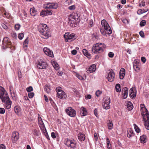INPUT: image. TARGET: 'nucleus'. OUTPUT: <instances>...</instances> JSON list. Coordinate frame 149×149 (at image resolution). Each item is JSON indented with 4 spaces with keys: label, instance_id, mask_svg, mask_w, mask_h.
I'll return each mask as SVG.
<instances>
[{
    "label": "nucleus",
    "instance_id": "1",
    "mask_svg": "<svg viewBox=\"0 0 149 149\" xmlns=\"http://www.w3.org/2000/svg\"><path fill=\"white\" fill-rule=\"evenodd\" d=\"M0 98L2 102L5 104L6 108L9 109L11 107L12 102L10 101L8 94L4 88L0 86Z\"/></svg>",
    "mask_w": 149,
    "mask_h": 149
},
{
    "label": "nucleus",
    "instance_id": "2",
    "mask_svg": "<svg viewBox=\"0 0 149 149\" xmlns=\"http://www.w3.org/2000/svg\"><path fill=\"white\" fill-rule=\"evenodd\" d=\"M39 31L42 35L43 36L44 38H47L50 36V33L48 30L47 26L44 24L40 25Z\"/></svg>",
    "mask_w": 149,
    "mask_h": 149
},
{
    "label": "nucleus",
    "instance_id": "3",
    "mask_svg": "<svg viewBox=\"0 0 149 149\" xmlns=\"http://www.w3.org/2000/svg\"><path fill=\"white\" fill-rule=\"evenodd\" d=\"M140 106L141 109L144 108L145 110L146 113L144 114L141 113V114L143 118V121L145 122V125L146 129L147 130H149V114L148 111L147 109L145 107V106L144 104H141Z\"/></svg>",
    "mask_w": 149,
    "mask_h": 149
},
{
    "label": "nucleus",
    "instance_id": "4",
    "mask_svg": "<svg viewBox=\"0 0 149 149\" xmlns=\"http://www.w3.org/2000/svg\"><path fill=\"white\" fill-rule=\"evenodd\" d=\"M106 48V45L103 43H96L93 46L92 49V52L95 54L101 53Z\"/></svg>",
    "mask_w": 149,
    "mask_h": 149
},
{
    "label": "nucleus",
    "instance_id": "5",
    "mask_svg": "<svg viewBox=\"0 0 149 149\" xmlns=\"http://www.w3.org/2000/svg\"><path fill=\"white\" fill-rule=\"evenodd\" d=\"M101 24L102 27H104V29L106 31H105L106 33L108 34L111 33L112 32L111 29L105 20L104 19L102 20L101 22Z\"/></svg>",
    "mask_w": 149,
    "mask_h": 149
},
{
    "label": "nucleus",
    "instance_id": "6",
    "mask_svg": "<svg viewBox=\"0 0 149 149\" xmlns=\"http://www.w3.org/2000/svg\"><path fill=\"white\" fill-rule=\"evenodd\" d=\"M64 37L66 42H70L76 39L74 34H70L69 33H66L64 36Z\"/></svg>",
    "mask_w": 149,
    "mask_h": 149
},
{
    "label": "nucleus",
    "instance_id": "7",
    "mask_svg": "<svg viewBox=\"0 0 149 149\" xmlns=\"http://www.w3.org/2000/svg\"><path fill=\"white\" fill-rule=\"evenodd\" d=\"M43 8L45 9H56L58 7V5L56 3L48 2L44 4L43 6Z\"/></svg>",
    "mask_w": 149,
    "mask_h": 149
},
{
    "label": "nucleus",
    "instance_id": "8",
    "mask_svg": "<svg viewBox=\"0 0 149 149\" xmlns=\"http://www.w3.org/2000/svg\"><path fill=\"white\" fill-rule=\"evenodd\" d=\"M11 44V42L8 37H6L3 38V48L5 49L7 47H9L12 49V46H10Z\"/></svg>",
    "mask_w": 149,
    "mask_h": 149
},
{
    "label": "nucleus",
    "instance_id": "9",
    "mask_svg": "<svg viewBox=\"0 0 149 149\" xmlns=\"http://www.w3.org/2000/svg\"><path fill=\"white\" fill-rule=\"evenodd\" d=\"M38 120L39 127L42 132H45L46 129L40 115L38 114Z\"/></svg>",
    "mask_w": 149,
    "mask_h": 149
},
{
    "label": "nucleus",
    "instance_id": "10",
    "mask_svg": "<svg viewBox=\"0 0 149 149\" xmlns=\"http://www.w3.org/2000/svg\"><path fill=\"white\" fill-rule=\"evenodd\" d=\"M65 144L67 146L70 147L72 148H74L76 147V143L74 140H71L67 139L66 140Z\"/></svg>",
    "mask_w": 149,
    "mask_h": 149
},
{
    "label": "nucleus",
    "instance_id": "11",
    "mask_svg": "<svg viewBox=\"0 0 149 149\" xmlns=\"http://www.w3.org/2000/svg\"><path fill=\"white\" fill-rule=\"evenodd\" d=\"M67 113L70 116L74 117L76 115V111L71 107H69L66 109Z\"/></svg>",
    "mask_w": 149,
    "mask_h": 149
},
{
    "label": "nucleus",
    "instance_id": "12",
    "mask_svg": "<svg viewBox=\"0 0 149 149\" xmlns=\"http://www.w3.org/2000/svg\"><path fill=\"white\" fill-rule=\"evenodd\" d=\"M115 76L114 72L112 70L108 71L107 78L109 81H113L114 80Z\"/></svg>",
    "mask_w": 149,
    "mask_h": 149
},
{
    "label": "nucleus",
    "instance_id": "13",
    "mask_svg": "<svg viewBox=\"0 0 149 149\" xmlns=\"http://www.w3.org/2000/svg\"><path fill=\"white\" fill-rule=\"evenodd\" d=\"M47 66V63L41 60L38 62L37 66L38 68L41 69L46 68Z\"/></svg>",
    "mask_w": 149,
    "mask_h": 149
},
{
    "label": "nucleus",
    "instance_id": "14",
    "mask_svg": "<svg viewBox=\"0 0 149 149\" xmlns=\"http://www.w3.org/2000/svg\"><path fill=\"white\" fill-rule=\"evenodd\" d=\"M19 138V134L17 132L14 131L12 134V140L13 143H15Z\"/></svg>",
    "mask_w": 149,
    "mask_h": 149
},
{
    "label": "nucleus",
    "instance_id": "15",
    "mask_svg": "<svg viewBox=\"0 0 149 149\" xmlns=\"http://www.w3.org/2000/svg\"><path fill=\"white\" fill-rule=\"evenodd\" d=\"M72 21L73 23L76 22H79L80 20L79 19V16L77 14H72L70 16L69 18V21L70 20Z\"/></svg>",
    "mask_w": 149,
    "mask_h": 149
},
{
    "label": "nucleus",
    "instance_id": "16",
    "mask_svg": "<svg viewBox=\"0 0 149 149\" xmlns=\"http://www.w3.org/2000/svg\"><path fill=\"white\" fill-rule=\"evenodd\" d=\"M110 98L105 100L102 104V105L104 109H108L110 108L109 104L110 103Z\"/></svg>",
    "mask_w": 149,
    "mask_h": 149
},
{
    "label": "nucleus",
    "instance_id": "17",
    "mask_svg": "<svg viewBox=\"0 0 149 149\" xmlns=\"http://www.w3.org/2000/svg\"><path fill=\"white\" fill-rule=\"evenodd\" d=\"M43 51L46 55L52 57H54L53 52L48 48L47 47H45L43 49Z\"/></svg>",
    "mask_w": 149,
    "mask_h": 149
},
{
    "label": "nucleus",
    "instance_id": "18",
    "mask_svg": "<svg viewBox=\"0 0 149 149\" xmlns=\"http://www.w3.org/2000/svg\"><path fill=\"white\" fill-rule=\"evenodd\" d=\"M128 89L126 87L124 88L122 90V93L123 98L124 99L126 98L128 95Z\"/></svg>",
    "mask_w": 149,
    "mask_h": 149
},
{
    "label": "nucleus",
    "instance_id": "19",
    "mask_svg": "<svg viewBox=\"0 0 149 149\" xmlns=\"http://www.w3.org/2000/svg\"><path fill=\"white\" fill-rule=\"evenodd\" d=\"M57 96L58 97L61 99H65L66 97L65 93L63 91L57 93Z\"/></svg>",
    "mask_w": 149,
    "mask_h": 149
},
{
    "label": "nucleus",
    "instance_id": "20",
    "mask_svg": "<svg viewBox=\"0 0 149 149\" xmlns=\"http://www.w3.org/2000/svg\"><path fill=\"white\" fill-rule=\"evenodd\" d=\"M96 70V66L95 64H93L87 70L88 73H91L94 72Z\"/></svg>",
    "mask_w": 149,
    "mask_h": 149
},
{
    "label": "nucleus",
    "instance_id": "21",
    "mask_svg": "<svg viewBox=\"0 0 149 149\" xmlns=\"http://www.w3.org/2000/svg\"><path fill=\"white\" fill-rule=\"evenodd\" d=\"M125 75V70L123 68H122L120 69L119 72L120 78L122 79H123Z\"/></svg>",
    "mask_w": 149,
    "mask_h": 149
},
{
    "label": "nucleus",
    "instance_id": "22",
    "mask_svg": "<svg viewBox=\"0 0 149 149\" xmlns=\"http://www.w3.org/2000/svg\"><path fill=\"white\" fill-rule=\"evenodd\" d=\"M133 67L135 70L136 72H138L140 70L139 63L134 62L133 63Z\"/></svg>",
    "mask_w": 149,
    "mask_h": 149
},
{
    "label": "nucleus",
    "instance_id": "23",
    "mask_svg": "<svg viewBox=\"0 0 149 149\" xmlns=\"http://www.w3.org/2000/svg\"><path fill=\"white\" fill-rule=\"evenodd\" d=\"M85 134L82 133H79L78 134V138L81 141H84L85 139Z\"/></svg>",
    "mask_w": 149,
    "mask_h": 149
},
{
    "label": "nucleus",
    "instance_id": "24",
    "mask_svg": "<svg viewBox=\"0 0 149 149\" xmlns=\"http://www.w3.org/2000/svg\"><path fill=\"white\" fill-rule=\"evenodd\" d=\"M127 132V135L128 138H131L132 137L134 136V133L131 129H130L128 130Z\"/></svg>",
    "mask_w": 149,
    "mask_h": 149
},
{
    "label": "nucleus",
    "instance_id": "25",
    "mask_svg": "<svg viewBox=\"0 0 149 149\" xmlns=\"http://www.w3.org/2000/svg\"><path fill=\"white\" fill-rule=\"evenodd\" d=\"M129 95L130 97L132 99L134 98L136 96V92L133 91V88H130L129 91Z\"/></svg>",
    "mask_w": 149,
    "mask_h": 149
},
{
    "label": "nucleus",
    "instance_id": "26",
    "mask_svg": "<svg viewBox=\"0 0 149 149\" xmlns=\"http://www.w3.org/2000/svg\"><path fill=\"white\" fill-rule=\"evenodd\" d=\"M80 114L81 116H84L87 114V111L86 109L84 107H82L80 109Z\"/></svg>",
    "mask_w": 149,
    "mask_h": 149
},
{
    "label": "nucleus",
    "instance_id": "27",
    "mask_svg": "<svg viewBox=\"0 0 149 149\" xmlns=\"http://www.w3.org/2000/svg\"><path fill=\"white\" fill-rule=\"evenodd\" d=\"M30 12L31 15L33 16H35L38 13L37 11L35 10L34 8H31Z\"/></svg>",
    "mask_w": 149,
    "mask_h": 149
},
{
    "label": "nucleus",
    "instance_id": "28",
    "mask_svg": "<svg viewBox=\"0 0 149 149\" xmlns=\"http://www.w3.org/2000/svg\"><path fill=\"white\" fill-rule=\"evenodd\" d=\"M14 110L15 112L17 114L21 113V108L19 106H16L14 107Z\"/></svg>",
    "mask_w": 149,
    "mask_h": 149
},
{
    "label": "nucleus",
    "instance_id": "29",
    "mask_svg": "<svg viewBox=\"0 0 149 149\" xmlns=\"http://www.w3.org/2000/svg\"><path fill=\"white\" fill-rule=\"evenodd\" d=\"M127 107L128 109L129 110H131L133 107L132 104L129 101H127Z\"/></svg>",
    "mask_w": 149,
    "mask_h": 149
},
{
    "label": "nucleus",
    "instance_id": "30",
    "mask_svg": "<svg viewBox=\"0 0 149 149\" xmlns=\"http://www.w3.org/2000/svg\"><path fill=\"white\" fill-rule=\"evenodd\" d=\"M29 43V40L28 38H26L24 41L23 43V47L24 49L26 50L27 48L28 44Z\"/></svg>",
    "mask_w": 149,
    "mask_h": 149
},
{
    "label": "nucleus",
    "instance_id": "31",
    "mask_svg": "<svg viewBox=\"0 0 149 149\" xmlns=\"http://www.w3.org/2000/svg\"><path fill=\"white\" fill-rule=\"evenodd\" d=\"M148 10V8H146L143 10L139 9L138 10L137 13L139 15H140L146 12Z\"/></svg>",
    "mask_w": 149,
    "mask_h": 149
},
{
    "label": "nucleus",
    "instance_id": "32",
    "mask_svg": "<svg viewBox=\"0 0 149 149\" xmlns=\"http://www.w3.org/2000/svg\"><path fill=\"white\" fill-rule=\"evenodd\" d=\"M113 125L112 122L110 120H109V122L107 124V126L109 130H111L113 127Z\"/></svg>",
    "mask_w": 149,
    "mask_h": 149
},
{
    "label": "nucleus",
    "instance_id": "33",
    "mask_svg": "<svg viewBox=\"0 0 149 149\" xmlns=\"http://www.w3.org/2000/svg\"><path fill=\"white\" fill-rule=\"evenodd\" d=\"M140 141L141 143H144L146 142V136L144 135H143L140 136Z\"/></svg>",
    "mask_w": 149,
    "mask_h": 149
},
{
    "label": "nucleus",
    "instance_id": "34",
    "mask_svg": "<svg viewBox=\"0 0 149 149\" xmlns=\"http://www.w3.org/2000/svg\"><path fill=\"white\" fill-rule=\"evenodd\" d=\"M120 86L119 84H117L116 85L115 88L116 91L117 92H120L121 89Z\"/></svg>",
    "mask_w": 149,
    "mask_h": 149
},
{
    "label": "nucleus",
    "instance_id": "35",
    "mask_svg": "<svg viewBox=\"0 0 149 149\" xmlns=\"http://www.w3.org/2000/svg\"><path fill=\"white\" fill-rule=\"evenodd\" d=\"M84 55L87 57L91 56V54L88 53L86 49H83L82 50Z\"/></svg>",
    "mask_w": 149,
    "mask_h": 149
},
{
    "label": "nucleus",
    "instance_id": "36",
    "mask_svg": "<svg viewBox=\"0 0 149 149\" xmlns=\"http://www.w3.org/2000/svg\"><path fill=\"white\" fill-rule=\"evenodd\" d=\"M134 126L136 132L138 133H139L140 131V130L138 126L135 124H134Z\"/></svg>",
    "mask_w": 149,
    "mask_h": 149
},
{
    "label": "nucleus",
    "instance_id": "37",
    "mask_svg": "<svg viewBox=\"0 0 149 149\" xmlns=\"http://www.w3.org/2000/svg\"><path fill=\"white\" fill-rule=\"evenodd\" d=\"M52 65L56 70H57L58 69V65L56 63H53L52 64Z\"/></svg>",
    "mask_w": 149,
    "mask_h": 149
},
{
    "label": "nucleus",
    "instance_id": "38",
    "mask_svg": "<svg viewBox=\"0 0 149 149\" xmlns=\"http://www.w3.org/2000/svg\"><path fill=\"white\" fill-rule=\"evenodd\" d=\"M45 11L46 12V16L48 15H51L52 14V11L50 10H45Z\"/></svg>",
    "mask_w": 149,
    "mask_h": 149
},
{
    "label": "nucleus",
    "instance_id": "39",
    "mask_svg": "<svg viewBox=\"0 0 149 149\" xmlns=\"http://www.w3.org/2000/svg\"><path fill=\"white\" fill-rule=\"evenodd\" d=\"M146 24V20H142L140 23V25L141 26H144Z\"/></svg>",
    "mask_w": 149,
    "mask_h": 149
},
{
    "label": "nucleus",
    "instance_id": "40",
    "mask_svg": "<svg viewBox=\"0 0 149 149\" xmlns=\"http://www.w3.org/2000/svg\"><path fill=\"white\" fill-rule=\"evenodd\" d=\"M20 26H21L20 24H15V30L16 31L18 30L19 29Z\"/></svg>",
    "mask_w": 149,
    "mask_h": 149
},
{
    "label": "nucleus",
    "instance_id": "41",
    "mask_svg": "<svg viewBox=\"0 0 149 149\" xmlns=\"http://www.w3.org/2000/svg\"><path fill=\"white\" fill-rule=\"evenodd\" d=\"M24 36V34L23 33H21L18 34V38L20 40H22Z\"/></svg>",
    "mask_w": 149,
    "mask_h": 149
},
{
    "label": "nucleus",
    "instance_id": "42",
    "mask_svg": "<svg viewBox=\"0 0 149 149\" xmlns=\"http://www.w3.org/2000/svg\"><path fill=\"white\" fill-rule=\"evenodd\" d=\"M40 15L42 17L46 16L45 10H42L40 13Z\"/></svg>",
    "mask_w": 149,
    "mask_h": 149
},
{
    "label": "nucleus",
    "instance_id": "43",
    "mask_svg": "<svg viewBox=\"0 0 149 149\" xmlns=\"http://www.w3.org/2000/svg\"><path fill=\"white\" fill-rule=\"evenodd\" d=\"M26 90L28 92H30L33 91V88L31 86H30L26 88Z\"/></svg>",
    "mask_w": 149,
    "mask_h": 149
},
{
    "label": "nucleus",
    "instance_id": "44",
    "mask_svg": "<svg viewBox=\"0 0 149 149\" xmlns=\"http://www.w3.org/2000/svg\"><path fill=\"white\" fill-rule=\"evenodd\" d=\"M34 94L33 92H30L28 93V96L29 98H32L34 96Z\"/></svg>",
    "mask_w": 149,
    "mask_h": 149
},
{
    "label": "nucleus",
    "instance_id": "45",
    "mask_svg": "<svg viewBox=\"0 0 149 149\" xmlns=\"http://www.w3.org/2000/svg\"><path fill=\"white\" fill-rule=\"evenodd\" d=\"M56 91L57 92V93H60V92H61V91H63L61 90V88L60 87H57L56 89Z\"/></svg>",
    "mask_w": 149,
    "mask_h": 149
},
{
    "label": "nucleus",
    "instance_id": "46",
    "mask_svg": "<svg viewBox=\"0 0 149 149\" xmlns=\"http://www.w3.org/2000/svg\"><path fill=\"white\" fill-rule=\"evenodd\" d=\"M5 112V110L4 108H0V113L1 114H3Z\"/></svg>",
    "mask_w": 149,
    "mask_h": 149
},
{
    "label": "nucleus",
    "instance_id": "47",
    "mask_svg": "<svg viewBox=\"0 0 149 149\" xmlns=\"http://www.w3.org/2000/svg\"><path fill=\"white\" fill-rule=\"evenodd\" d=\"M114 54L111 52H110L108 54V56L110 58H112L113 57Z\"/></svg>",
    "mask_w": 149,
    "mask_h": 149
},
{
    "label": "nucleus",
    "instance_id": "48",
    "mask_svg": "<svg viewBox=\"0 0 149 149\" xmlns=\"http://www.w3.org/2000/svg\"><path fill=\"white\" fill-rule=\"evenodd\" d=\"M94 113L96 117H98V111L97 109H95L94 111Z\"/></svg>",
    "mask_w": 149,
    "mask_h": 149
},
{
    "label": "nucleus",
    "instance_id": "49",
    "mask_svg": "<svg viewBox=\"0 0 149 149\" xmlns=\"http://www.w3.org/2000/svg\"><path fill=\"white\" fill-rule=\"evenodd\" d=\"M139 34L140 36L142 38H144L145 37L143 31H140L139 32Z\"/></svg>",
    "mask_w": 149,
    "mask_h": 149
},
{
    "label": "nucleus",
    "instance_id": "50",
    "mask_svg": "<svg viewBox=\"0 0 149 149\" xmlns=\"http://www.w3.org/2000/svg\"><path fill=\"white\" fill-rule=\"evenodd\" d=\"M44 90L48 93H49L50 92V89L48 87H47V88H44Z\"/></svg>",
    "mask_w": 149,
    "mask_h": 149
},
{
    "label": "nucleus",
    "instance_id": "51",
    "mask_svg": "<svg viewBox=\"0 0 149 149\" xmlns=\"http://www.w3.org/2000/svg\"><path fill=\"white\" fill-rule=\"evenodd\" d=\"M1 26L5 29H8L7 26L4 23H2Z\"/></svg>",
    "mask_w": 149,
    "mask_h": 149
},
{
    "label": "nucleus",
    "instance_id": "52",
    "mask_svg": "<svg viewBox=\"0 0 149 149\" xmlns=\"http://www.w3.org/2000/svg\"><path fill=\"white\" fill-rule=\"evenodd\" d=\"M68 9L70 10H72L75 9V6L74 5H72L68 7Z\"/></svg>",
    "mask_w": 149,
    "mask_h": 149
},
{
    "label": "nucleus",
    "instance_id": "53",
    "mask_svg": "<svg viewBox=\"0 0 149 149\" xmlns=\"http://www.w3.org/2000/svg\"><path fill=\"white\" fill-rule=\"evenodd\" d=\"M145 2L143 1H142L139 4V6L141 7V6H145Z\"/></svg>",
    "mask_w": 149,
    "mask_h": 149
},
{
    "label": "nucleus",
    "instance_id": "54",
    "mask_svg": "<svg viewBox=\"0 0 149 149\" xmlns=\"http://www.w3.org/2000/svg\"><path fill=\"white\" fill-rule=\"evenodd\" d=\"M45 135L46 137L48 139H49V135H48L47 132V130H46V132H43Z\"/></svg>",
    "mask_w": 149,
    "mask_h": 149
},
{
    "label": "nucleus",
    "instance_id": "55",
    "mask_svg": "<svg viewBox=\"0 0 149 149\" xmlns=\"http://www.w3.org/2000/svg\"><path fill=\"white\" fill-rule=\"evenodd\" d=\"M101 93V92L99 90L97 91L96 92V95L97 97L99 96Z\"/></svg>",
    "mask_w": 149,
    "mask_h": 149
},
{
    "label": "nucleus",
    "instance_id": "56",
    "mask_svg": "<svg viewBox=\"0 0 149 149\" xmlns=\"http://www.w3.org/2000/svg\"><path fill=\"white\" fill-rule=\"evenodd\" d=\"M51 136L54 139L56 138V137L55 133L53 132L51 133Z\"/></svg>",
    "mask_w": 149,
    "mask_h": 149
},
{
    "label": "nucleus",
    "instance_id": "57",
    "mask_svg": "<svg viewBox=\"0 0 149 149\" xmlns=\"http://www.w3.org/2000/svg\"><path fill=\"white\" fill-rule=\"evenodd\" d=\"M10 93H11V95L12 96H13V95H13V97H15V93L14 92H11V88L10 87Z\"/></svg>",
    "mask_w": 149,
    "mask_h": 149
},
{
    "label": "nucleus",
    "instance_id": "58",
    "mask_svg": "<svg viewBox=\"0 0 149 149\" xmlns=\"http://www.w3.org/2000/svg\"><path fill=\"white\" fill-rule=\"evenodd\" d=\"M141 61L143 63H145L146 61V59L144 57H142L141 58Z\"/></svg>",
    "mask_w": 149,
    "mask_h": 149
},
{
    "label": "nucleus",
    "instance_id": "59",
    "mask_svg": "<svg viewBox=\"0 0 149 149\" xmlns=\"http://www.w3.org/2000/svg\"><path fill=\"white\" fill-rule=\"evenodd\" d=\"M91 95H87L85 96V98L86 99H90L91 98Z\"/></svg>",
    "mask_w": 149,
    "mask_h": 149
},
{
    "label": "nucleus",
    "instance_id": "60",
    "mask_svg": "<svg viewBox=\"0 0 149 149\" xmlns=\"http://www.w3.org/2000/svg\"><path fill=\"white\" fill-rule=\"evenodd\" d=\"M77 53V51L75 49L71 51L72 54L73 55H75Z\"/></svg>",
    "mask_w": 149,
    "mask_h": 149
},
{
    "label": "nucleus",
    "instance_id": "61",
    "mask_svg": "<svg viewBox=\"0 0 149 149\" xmlns=\"http://www.w3.org/2000/svg\"><path fill=\"white\" fill-rule=\"evenodd\" d=\"M94 136L95 140L97 141L98 139V136L97 133H95L94 134Z\"/></svg>",
    "mask_w": 149,
    "mask_h": 149
},
{
    "label": "nucleus",
    "instance_id": "62",
    "mask_svg": "<svg viewBox=\"0 0 149 149\" xmlns=\"http://www.w3.org/2000/svg\"><path fill=\"white\" fill-rule=\"evenodd\" d=\"M0 149H6L5 146L4 145L1 144L0 146Z\"/></svg>",
    "mask_w": 149,
    "mask_h": 149
},
{
    "label": "nucleus",
    "instance_id": "63",
    "mask_svg": "<svg viewBox=\"0 0 149 149\" xmlns=\"http://www.w3.org/2000/svg\"><path fill=\"white\" fill-rule=\"evenodd\" d=\"M77 77L80 80H81L84 79V78L81 76L79 75H77Z\"/></svg>",
    "mask_w": 149,
    "mask_h": 149
},
{
    "label": "nucleus",
    "instance_id": "64",
    "mask_svg": "<svg viewBox=\"0 0 149 149\" xmlns=\"http://www.w3.org/2000/svg\"><path fill=\"white\" fill-rule=\"evenodd\" d=\"M122 21L123 22V23L127 24H128V21L126 19H124L122 20Z\"/></svg>",
    "mask_w": 149,
    "mask_h": 149
}]
</instances>
